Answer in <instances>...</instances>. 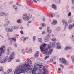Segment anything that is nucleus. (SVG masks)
Segmentation results:
<instances>
[{
	"label": "nucleus",
	"instance_id": "nucleus-61",
	"mask_svg": "<svg viewBox=\"0 0 74 74\" xmlns=\"http://www.w3.org/2000/svg\"><path fill=\"white\" fill-rule=\"evenodd\" d=\"M58 70L59 71H60V70H61V68H58Z\"/></svg>",
	"mask_w": 74,
	"mask_h": 74
},
{
	"label": "nucleus",
	"instance_id": "nucleus-45",
	"mask_svg": "<svg viewBox=\"0 0 74 74\" xmlns=\"http://www.w3.org/2000/svg\"><path fill=\"white\" fill-rule=\"evenodd\" d=\"M3 70H4V69H3V68L1 67V68L0 69V71H3Z\"/></svg>",
	"mask_w": 74,
	"mask_h": 74
},
{
	"label": "nucleus",
	"instance_id": "nucleus-59",
	"mask_svg": "<svg viewBox=\"0 0 74 74\" xmlns=\"http://www.w3.org/2000/svg\"><path fill=\"white\" fill-rule=\"evenodd\" d=\"M72 3L74 4V0H72Z\"/></svg>",
	"mask_w": 74,
	"mask_h": 74
},
{
	"label": "nucleus",
	"instance_id": "nucleus-27",
	"mask_svg": "<svg viewBox=\"0 0 74 74\" xmlns=\"http://www.w3.org/2000/svg\"><path fill=\"white\" fill-rule=\"evenodd\" d=\"M46 36L47 37V38H49L51 37V35L49 34H47Z\"/></svg>",
	"mask_w": 74,
	"mask_h": 74
},
{
	"label": "nucleus",
	"instance_id": "nucleus-1",
	"mask_svg": "<svg viewBox=\"0 0 74 74\" xmlns=\"http://www.w3.org/2000/svg\"><path fill=\"white\" fill-rule=\"evenodd\" d=\"M32 65V62L29 60L26 61L25 64L20 65L18 68L15 71L14 74H19L20 73H23L25 72L29 73V70L30 69V67Z\"/></svg>",
	"mask_w": 74,
	"mask_h": 74
},
{
	"label": "nucleus",
	"instance_id": "nucleus-54",
	"mask_svg": "<svg viewBox=\"0 0 74 74\" xmlns=\"http://www.w3.org/2000/svg\"><path fill=\"white\" fill-rule=\"evenodd\" d=\"M15 38H18V36L17 35L16 36Z\"/></svg>",
	"mask_w": 74,
	"mask_h": 74
},
{
	"label": "nucleus",
	"instance_id": "nucleus-44",
	"mask_svg": "<svg viewBox=\"0 0 74 74\" xmlns=\"http://www.w3.org/2000/svg\"><path fill=\"white\" fill-rule=\"evenodd\" d=\"M11 49V48L9 47L8 49H7L8 53L9 51H10V49Z\"/></svg>",
	"mask_w": 74,
	"mask_h": 74
},
{
	"label": "nucleus",
	"instance_id": "nucleus-11",
	"mask_svg": "<svg viewBox=\"0 0 74 74\" xmlns=\"http://www.w3.org/2000/svg\"><path fill=\"white\" fill-rule=\"evenodd\" d=\"M47 32L48 33H51L52 32V31L51 29H50V27H47Z\"/></svg>",
	"mask_w": 74,
	"mask_h": 74
},
{
	"label": "nucleus",
	"instance_id": "nucleus-16",
	"mask_svg": "<svg viewBox=\"0 0 74 74\" xmlns=\"http://www.w3.org/2000/svg\"><path fill=\"white\" fill-rule=\"evenodd\" d=\"M73 25H72L71 24H70L69 25L68 29L69 30H70V29H71L73 28Z\"/></svg>",
	"mask_w": 74,
	"mask_h": 74
},
{
	"label": "nucleus",
	"instance_id": "nucleus-48",
	"mask_svg": "<svg viewBox=\"0 0 74 74\" xmlns=\"http://www.w3.org/2000/svg\"><path fill=\"white\" fill-rule=\"evenodd\" d=\"M71 59H74V56H73L71 57Z\"/></svg>",
	"mask_w": 74,
	"mask_h": 74
},
{
	"label": "nucleus",
	"instance_id": "nucleus-51",
	"mask_svg": "<svg viewBox=\"0 0 74 74\" xmlns=\"http://www.w3.org/2000/svg\"><path fill=\"white\" fill-rule=\"evenodd\" d=\"M20 29H21L22 30L23 29V27L22 26L20 28Z\"/></svg>",
	"mask_w": 74,
	"mask_h": 74
},
{
	"label": "nucleus",
	"instance_id": "nucleus-15",
	"mask_svg": "<svg viewBox=\"0 0 74 74\" xmlns=\"http://www.w3.org/2000/svg\"><path fill=\"white\" fill-rule=\"evenodd\" d=\"M39 53L40 52L39 51H38L34 54V56H35L36 57H38Z\"/></svg>",
	"mask_w": 74,
	"mask_h": 74
},
{
	"label": "nucleus",
	"instance_id": "nucleus-6",
	"mask_svg": "<svg viewBox=\"0 0 74 74\" xmlns=\"http://www.w3.org/2000/svg\"><path fill=\"white\" fill-rule=\"evenodd\" d=\"M8 59L7 57H6L4 59V58L2 57L0 58V63H4L7 62V60Z\"/></svg>",
	"mask_w": 74,
	"mask_h": 74
},
{
	"label": "nucleus",
	"instance_id": "nucleus-64",
	"mask_svg": "<svg viewBox=\"0 0 74 74\" xmlns=\"http://www.w3.org/2000/svg\"><path fill=\"white\" fill-rule=\"evenodd\" d=\"M53 64H56V62H54L53 63Z\"/></svg>",
	"mask_w": 74,
	"mask_h": 74
},
{
	"label": "nucleus",
	"instance_id": "nucleus-58",
	"mask_svg": "<svg viewBox=\"0 0 74 74\" xmlns=\"http://www.w3.org/2000/svg\"><path fill=\"white\" fill-rule=\"evenodd\" d=\"M29 11H33V10L32 9H30L29 10Z\"/></svg>",
	"mask_w": 74,
	"mask_h": 74
},
{
	"label": "nucleus",
	"instance_id": "nucleus-43",
	"mask_svg": "<svg viewBox=\"0 0 74 74\" xmlns=\"http://www.w3.org/2000/svg\"><path fill=\"white\" fill-rule=\"evenodd\" d=\"M26 38H24V40H23V42H25V41H26Z\"/></svg>",
	"mask_w": 74,
	"mask_h": 74
},
{
	"label": "nucleus",
	"instance_id": "nucleus-40",
	"mask_svg": "<svg viewBox=\"0 0 74 74\" xmlns=\"http://www.w3.org/2000/svg\"><path fill=\"white\" fill-rule=\"evenodd\" d=\"M57 3L58 4H59V3H60V2H61V0H58V1H57Z\"/></svg>",
	"mask_w": 74,
	"mask_h": 74
},
{
	"label": "nucleus",
	"instance_id": "nucleus-47",
	"mask_svg": "<svg viewBox=\"0 0 74 74\" xmlns=\"http://www.w3.org/2000/svg\"><path fill=\"white\" fill-rule=\"evenodd\" d=\"M45 17H44L43 18L42 21L43 22H44V21H45Z\"/></svg>",
	"mask_w": 74,
	"mask_h": 74
},
{
	"label": "nucleus",
	"instance_id": "nucleus-36",
	"mask_svg": "<svg viewBox=\"0 0 74 74\" xmlns=\"http://www.w3.org/2000/svg\"><path fill=\"white\" fill-rule=\"evenodd\" d=\"M71 15V12H69V13L68 14V16H70Z\"/></svg>",
	"mask_w": 74,
	"mask_h": 74
},
{
	"label": "nucleus",
	"instance_id": "nucleus-56",
	"mask_svg": "<svg viewBox=\"0 0 74 74\" xmlns=\"http://www.w3.org/2000/svg\"><path fill=\"white\" fill-rule=\"evenodd\" d=\"M32 49H31V50H29V51L30 52H32Z\"/></svg>",
	"mask_w": 74,
	"mask_h": 74
},
{
	"label": "nucleus",
	"instance_id": "nucleus-17",
	"mask_svg": "<svg viewBox=\"0 0 74 74\" xmlns=\"http://www.w3.org/2000/svg\"><path fill=\"white\" fill-rule=\"evenodd\" d=\"M51 25H55L56 24V20H53V21L51 22Z\"/></svg>",
	"mask_w": 74,
	"mask_h": 74
},
{
	"label": "nucleus",
	"instance_id": "nucleus-60",
	"mask_svg": "<svg viewBox=\"0 0 74 74\" xmlns=\"http://www.w3.org/2000/svg\"><path fill=\"white\" fill-rule=\"evenodd\" d=\"M42 28V27H39V29L40 30H41Z\"/></svg>",
	"mask_w": 74,
	"mask_h": 74
},
{
	"label": "nucleus",
	"instance_id": "nucleus-13",
	"mask_svg": "<svg viewBox=\"0 0 74 74\" xmlns=\"http://www.w3.org/2000/svg\"><path fill=\"white\" fill-rule=\"evenodd\" d=\"M71 48V47L69 46H66L65 48V49L66 51H67L69 49H70Z\"/></svg>",
	"mask_w": 74,
	"mask_h": 74
},
{
	"label": "nucleus",
	"instance_id": "nucleus-33",
	"mask_svg": "<svg viewBox=\"0 0 74 74\" xmlns=\"http://www.w3.org/2000/svg\"><path fill=\"white\" fill-rule=\"evenodd\" d=\"M12 42H13V41L12 40H10L9 43V45H12Z\"/></svg>",
	"mask_w": 74,
	"mask_h": 74
},
{
	"label": "nucleus",
	"instance_id": "nucleus-9",
	"mask_svg": "<svg viewBox=\"0 0 74 74\" xmlns=\"http://www.w3.org/2000/svg\"><path fill=\"white\" fill-rule=\"evenodd\" d=\"M24 20L29 21V19L28 18V16L26 14H24L23 16Z\"/></svg>",
	"mask_w": 74,
	"mask_h": 74
},
{
	"label": "nucleus",
	"instance_id": "nucleus-38",
	"mask_svg": "<svg viewBox=\"0 0 74 74\" xmlns=\"http://www.w3.org/2000/svg\"><path fill=\"white\" fill-rule=\"evenodd\" d=\"M52 41H56V38H53L51 39Z\"/></svg>",
	"mask_w": 74,
	"mask_h": 74
},
{
	"label": "nucleus",
	"instance_id": "nucleus-32",
	"mask_svg": "<svg viewBox=\"0 0 74 74\" xmlns=\"http://www.w3.org/2000/svg\"><path fill=\"white\" fill-rule=\"evenodd\" d=\"M9 28H8V27H7L6 28H5V29L6 30V32H8V30H9Z\"/></svg>",
	"mask_w": 74,
	"mask_h": 74
},
{
	"label": "nucleus",
	"instance_id": "nucleus-62",
	"mask_svg": "<svg viewBox=\"0 0 74 74\" xmlns=\"http://www.w3.org/2000/svg\"><path fill=\"white\" fill-rule=\"evenodd\" d=\"M16 5H17L18 6H19V5H19L18 3H16Z\"/></svg>",
	"mask_w": 74,
	"mask_h": 74
},
{
	"label": "nucleus",
	"instance_id": "nucleus-8",
	"mask_svg": "<svg viewBox=\"0 0 74 74\" xmlns=\"http://www.w3.org/2000/svg\"><path fill=\"white\" fill-rule=\"evenodd\" d=\"M62 22L63 23V25L65 27H67V26H68V23L67 21H66V19H63L62 20Z\"/></svg>",
	"mask_w": 74,
	"mask_h": 74
},
{
	"label": "nucleus",
	"instance_id": "nucleus-23",
	"mask_svg": "<svg viewBox=\"0 0 74 74\" xmlns=\"http://www.w3.org/2000/svg\"><path fill=\"white\" fill-rule=\"evenodd\" d=\"M0 15L1 16H5V14L4 13V12H1V13H0Z\"/></svg>",
	"mask_w": 74,
	"mask_h": 74
},
{
	"label": "nucleus",
	"instance_id": "nucleus-63",
	"mask_svg": "<svg viewBox=\"0 0 74 74\" xmlns=\"http://www.w3.org/2000/svg\"><path fill=\"white\" fill-rule=\"evenodd\" d=\"M72 62H73V63H74V59H72Z\"/></svg>",
	"mask_w": 74,
	"mask_h": 74
},
{
	"label": "nucleus",
	"instance_id": "nucleus-19",
	"mask_svg": "<svg viewBox=\"0 0 74 74\" xmlns=\"http://www.w3.org/2000/svg\"><path fill=\"white\" fill-rule=\"evenodd\" d=\"M38 40L40 42H42V40L41 38H38Z\"/></svg>",
	"mask_w": 74,
	"mask_h": 74
},
{
	"label": "nucleus",
	"instance_id": "nucleus-24",
	"mask_svg": "<svg viewBox=\"0 0 74 74\" xmlns=\"http://www.w3.org/2000/svg\"><path fill=\"white\" fill-rule=\"evenodd\" d=\"M49 63H52L53 62V59H51L50 60H49Z\"/></svg>",
	"mask_w": 74,
	"mask_h": 74
},
{
	"label": "nucleus",
	"instance_id": "nucleus-25",
	"mask_svg": "<svg viewBox=\"0 0 74 74\" xmlns=\"http://www.w3.org/2000/svg\"><path fill=\"white\" fill-rule=\"evenodd\" d=\"M51 18H53V17H54V16H55V14H53V13H51Z\"/></svg>",
	"mask_w": 74,
	"mask_h": 74
},
{
	"label": "nucleus",
	"instance_id": "nucleus-3",
	"mask_svg": "<svg viewBox=\"0 0 74 74\" xmlns=\"http://www.w3.org/2000/svg\"><path fill=\"white\" fill-rule=\"evenodd\" d=\"M59 61L61 63H63L65 65H67L69 64V62L65 59L62 58L59 59Z\"/></svg>",
	"mask_w": 74,
	"mask_h": 74
},
{
	"label": "nucleus",
	"instance_id": "nucleus-50",
	"mask_svg": "<svg viewBox=\"0 0 74 74\" xmlns=\"http://www.w3.org/2000/svg\"><path fill=\"white\" fill-rule=\"evenodd\" d=\"M72 37L74 39V33L72 35Z\"/></svg>",
	"mask_w": 74,
	"mask_h": 74
},
{
	"label": "nucleus",
	"instance_id": "nucleus-12",
	"mask_svg": "<svg viewBox=\"0 0 74 74\" xmlns=\"http://www.w3.org/2000/svg\"><path fill=\"white\" fill-rule=\"evenodd\" d=\"M10 23V22L9 21H8L6 22H5L4 24L5 27H7V26H8Z\"/></svg>",
	"mask_w": 74,
	"mask_h": 74
},
{
	"label": "nucleus",
	"instance_id": "nucleus-20",
	"mask_svg": "<svg viewBox=\"0 0 74 74\" xmlns=\"http://www.w3.org/2000/svg\"><path fill=\"white\" fill-rule=\"evenodd\" d=\"M52 7L53 8H54V9H55L56 8V5H54L53 4H52Z\"/></svg>",
	"mask_w": 74,
	"mask_h": 74
},
{
	"label": "nucleus",
	"instance_id": "nucleus-42",
	"mask_svg": "<svg viewBox=\"0 0 74 74\" xmlns=\"http://www.w3.org/2000/svg\"><path fill=\"white\" fill-rule=\"evenodd\" d=\"M60 66L62 68H64V66L62 64L60 65Z\"/></svg>",
	"mask_w": 74,
	"mask_h": 74
},
{
	"label": "nucleus",
	"instance_id": "nucleus-4",
	"mask_svg": "<svg viewBox=\"0 0 74 74\" xmlns=\"http://www.w3.org/2000/svg\"><path fill=\"white\" fill-rule=\"evenodd\" d=\"M15 53L13 52L10 55V56L8 58V62H11L12 59H14L15 56Z\"/></svg>",
	"mask_w": 74,
	"mask_h": 74
},
{
	"label": "nucleus",
	"instance_id": "nucleus-22",
	"mask_svg": "<svg viewBox=\"0 0 74 74\" xmlns=\"http://www.w3.org/2000/svg\"><path fill=\"white\" fill-rule=\"evenodd\" d=\"M13 31V29H10L9 28V30L8 31V32H12V31Z\"/></svg>",
	"mask_w": 74,
	"mask_h": 74
},
{
	"label": "nucleus",
	"instance_id": "nucleus-10",
	"mask_svg": "<svg viewBox=\"0 0 74 74\" xmlns=\"http://www.w3.org/2000/svg\"><path fill=\"white\" fill-rule=\"evenodd\" d=\"M56 45H57L56 47L57 49H60L62 48V47H61V45H60V43H59V42H58L56 43Z\"/></svg>",
	"mask_w": 74,
	"mask_h": 74
},
{
	"label": "nucleus",
	"instance_id": "nucleus-21",
	"mask_svg": "<svg viewBox=\"0 0 74 74\" xmlns=\"http://www.w3.org/2000/svg\"><path fill=\"white\" fill-rule=\"evenodd\" d=\"M13 28L14 29H17V30L19 28V27H15V26H14L13 27Z\"/></svg>",
	"mask_w": 74,
	"mask_h": 74
},
{
	"label": "nucleus",
	"instance_id": "nucleus-52",
	"mask_svg": "<svg viewBox=\"0 0 74 74\" xmlns=\"http://www.w3.org/2000/svg\"><path fill=\"white\" fill-rule=\"evenodd\" d=\"M33 1H34V2L35 3H37V2L36 0H33Z\"/></svg>",
	"mask_w": 74,
	"mask_h": 74
},
{
	"label": "nucleus",
	"instance_id": "nucleus-28",
	"mask_svg": "<svg viewBox=\"0 0 74 74\" xmlns=\"http://www.w3.org/2000/svg\"><path fill=\"white\" fill-rule=\"evenodd\" d=\"M21 52L22 53H23V54H25V52L24 49H22L21 51Z\"/></svg>",
	"mask_w": 74,
	"mask_h": 74
},
{
	"label": "nucleus",
	"instance_id": "nucleus-7",
	"mask_svg": "<svg viewBox=\"0 0 74 74\" xmlns=\"http://www.w3.org/2000/svg\"><path fill=\"white\" fill-rule=\"evenodd\" d=\"M5 49V45L2 46L0 48V57L1 56V54L4 52V50Z\"/></svg>",
	"mask_w": 74,
	"mask_h": 74
},
{
	"label": "nucleus",
	"instance_id": "nucleus-53",
	"mask_svg": "<svg viewBox=\"0 0 74 74\" xmlns=\"http://www.w3.org/2000/svg\"><path fill=\"white\" fill-rule=\"evenodd\" d=\"M10 4H12L13 3V2L11 1H10L9 2Z\"/></svg>",
	"mask_w": 74,
	"mask_h": 74
},
{
	"label": "nucleus",
	"instance_id": "nucleus-14",
	"mask_svg": "<svg viewBox=\"0 0 74 74\" xmlns=\"http://www.w3.org/2000/svg\"><path fill=\"white\" fill-rule=\"evenodd\" d=\"M44 41L46 42H48L49 41L48 38L45 37L44 39Z\"/></svg>",
	"mask_w": 74,
	"mask_h": 74
},
{
	"label": "nucleus",
	"instance_id": "nucleus-5",
	"mask_svg": "<svg viewBox=\"0 0 74 74\" xmlns=\"http://www.w3.org/2000/svg\"><path fill=\"white\" fill-rule=\"evenodd\" d=\"M55 43L53 44L52 42H50L49 44L47 45V47L49 49H51V48H53L55 47Z\"/></svg>",
	"mask_w": 74,
	"mask_h": 74
},
{
	"label": "nucleus",
	"instance_id": "nucleus-34",
	"mask_svg": "<svg viewBox=\"0 0 74 74\" xmlns=\"http://www.w3.org/2000/svg\"><path fill=\"white\" fill-rule=\"evenodd\" d=\"M60 30V27H58L57 28L56 30L57 31H59V30Z\"/></svg>",
	"mask_w": 74,
	"mask_h": 74
},
{
	"label": "nucleus",
	"instance_id": "nucleus-57",
	"mask_svg": "<svg viewBox=\"0 0 74 74\" xmlns=\"http://www.w3.org/2000/svg\"><path fill=\"white\" fill-rule=\"evenodd\" d=\"M20 60L19 59H17L16 60L17 62H19Z\"/></svg>",
	"mask_w": 74,
	"mask_h": 74
},
{
	"label": "nucleus",
	"instance_id": "nucleus-31",
	"mask_svg": "<svg viewBox=\"0 0 74 74\" xmlns=\"http://www.w3.org/2000/svg\"><path fill=\"white\" fill-rule=\"evenodd\" d=\"M73 22V20H70L68 21V23H72Z\"/></svg>",
	"mask_w": 74,
	"mask_h": 74
},
{
	"label": "nucleus",
	"instance_id": "nucleus-49",
	"mask_svg": "<svg viewBox=\"0 0 74 74\" xmlns=\"http://www.w3.org/2000/svg\"><path fill=\"white\" fill-rule=\"evenodd\" d=\"M20 32L21 34H23V31H21Z\"/></svg>",
	"mask_w": 74,
	"mask_h": 74
},
{
	"label": "nucleus",
	"instance_id": "nucleus-18",
	"mask_svg": "<svg viewBox=\"0 0 74 74\" xmlns=\"http://www.w3.org/2000/svg\"><path fill=\"white\" fill-rule=\"evenodd\" d=\"M9 39V40H13L14 41H16V39H15V38H10Z\"/></svg>",
	"mask_w": 74,
	"mask_h": 74
},
{
	"label": "nucleus",
	"instance_id": "nucleus-46",
	"mask_svg": "<svg viewBox=\"0 0 74 74\" xmlns=\"http://www.w3.org/2000/svg\"><path fill=\"white\" fill-rule=\"evenodd\" d=\"M14 45L15 46V47H16L18 46V45L16 43H15L14 44Z\"/></svg>",
	"mask_w": 74,
	"mask_h": 74
},
{
	"label": "nucleus",
	"instance_id": "nucleus-30",
	"mask_svg": "<svg viewBox=\"0 0 74 74\" xmlns=\"http://www.w3.org/2000/svg\"><path fill=\"white\" fill-rule=\"evenodd\" d=\"M32 15H30V14H29V16H28V19H30V18H32Z\"/></svg>",
	"mask_w": 74,
	"mask_h": 74
},
{
	"label": "nucleus",
	"instance_id": "nucleus-37",
	"mask_svg": "<svg viewBox=\"0 0 74 74\" xmlns=\"http://www.w3.org/2000/svg\"><path fill=\"white\" fill-rule=\"evenodd\" d=\"M17 23H21V21L19 19L17 20Z\"/></svg>",
	"mask_w": 74,
	"mask_h": 74
},
{
	"label": "nucleus",
	"instance_id": "nucleus-41",
	"mask_svg": "<svg viewBox=\"0 0 74 74\" xmlns=\"http://www.w3.org/2000/svg\"><path fill=\"white\" fill-rule=\"evenodd\" d=\"M33 41H35V40H36V37L34 36L33 37Z\"/></svg>",
	"mask_w": 74,
	"mask_h": 74
},
{
	"label": "nucleus",
	"instance_id": "nucleus-26",
	"mask_svg": "<svg viewBox=\"0 0 74 74\" xmlns=\"http://www.w3.org/2000/svg\"><path fill=\"white\" fill-rule=\"evenodd\" d=\"M41 25L42 27H45V26H46V25L44 23L41 24Z\"/></svg>",
	"mask_w": 74,
	"mask_h": 74
},
{
	"label": "nucleus",
	"instance_id": "nucleus-29",
	"mask_svg": "<svg viewBox=\"0 0 74 74\" xmlns=\"http://www.w3.org/2000/svg\"><path fill=\"white\" fill-rule=\"evenodd\" d=\"M11 71H12V70L10 69H8L7 71V72L8 73H11Z\"/></svg>",
	"mask_w": 74,
	"mask_h": 74
},
{
	"label": "nucleus",
	"instance_id": "nucleus-55",
	"mask_svg": "<svg viewBox=\"0 0 74 74\" xmlns=\"http://www.w3.org/2000/svg\"><path fill=\"white\" fill-rule=\"evenodd\" d=\"M45 31H44L42 32V34H45Z\"/></svg>",
	"mask_w": 74,
	"mask_h": 74
},
{
	"label": "nucleus",
	"instance_id": "nucleus-35",
	"mask_svg": "<svg viewBox=\"0 0 74 74\" xmlns=\"http://www.w3.org/2000/svg\"><path fill=\"white\" fill-rule=\"evenodd\" d=\"M49 58V56H47L45 57L44 59H45V60H46V59H47V58Z\"/></svg>",
	"mask_w": 74,
	"mask_h": 74
},
{
	"label": "nucleus",
	"instance_id": "nucleus-39",
	"mask_svg": "<svg viewBox=\"0 0 74 74\" xmlns=\"http://www.w3.org/2000/svg\"><path fill=\"white\" fill-rule=\"evenodd\" d=\"M13 8H14V9H17V7H16V6L14 5H13Z\"/></svg>",
	"mask_w": 74,
	"mask_h": 74
},
{
	"label": "nucleus",
	"instance_id": "nucleus-2",
	"mask_svg": "<svg viewBox=\"0 0 74 74\" xmlns=\"http://www.w3.org/2000/svg\"><path fill=\"white\" fill-rule=\"evenodd\" d=\"M47 45L45 44H43L42 45H41L40 48L42 53L45 54V55H49V53L51 54L52 52V49H51L48 50V48H45V46Z\"/></svg>",
	"mask_w": 74,
	"mask_h": 74
}]
</instances>
